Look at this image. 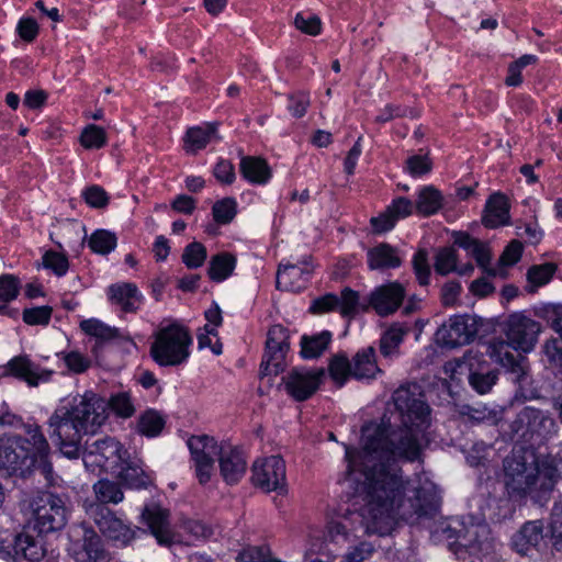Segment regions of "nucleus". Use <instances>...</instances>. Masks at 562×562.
Segmentation results:
<instances>
[{
  "label": "nucleus",
  "mask_w": 562,
  "mask_h": 562,
  "mask_svg": "<svg viewBox=\"0 0 562 562\" xmlns=\"http://www.w3.org/2000/svg\"><path fill=\"white\" fill-rule=\"evenodd\" d=\"M396 415H383L361 428V448L351 449L355 459L371 479L373 502L385 493L398 492L403 479L400 462L420 461L423 446L419 434L429 425L430 408L416 383L401 385L392 395Z\"/></svg>",
  "instance_id": "obj_1"
},
{
  "label": "nucleus",
  "mask_w": 562,
  "mask_h": 562,
  "mask_svg": "<svg viewBox=\"0 0 562 562\" xmlns=\"http://www.w3.org/2000/svg\"><path fill=\"white\" fill-rule=\"evenodd\" d=\"M347 475L360 484L366 504L360 513H351L341 520L328 524V538L330 541L348 542L350 537L361 528L363 533H386L398 520L408 524L419 522L425 518H434L440 508V496L437 486L427 477L418 476L407 480L398 487V492L385 493L381 502H373L371 495V479L362 465L352 462L355 459L350 447H346Z\"/></svg>",
  "instance_id": "obj_2"
},
{
  "label": "nucleus",
  "mask_w": 562,
  "mask_h": 562,
  "mask_svg": "<svg viewBox=\"0 0 562 562\" xmlns=\"http://www.w3.org/2000/svg\"><path fill=\"white\" fill-rule=\"evenodd\" d=\"M106 418L105 401L93 392H86L54 411L47 422V432L64 456L75 459L79 457L82 437L94 434Z\"/></svg>",
  "instance_id": "obj_3"
},
{
  "label": "nucleus",
  "mask_w": 562,
  "mask_h": 562,
  "mask_svg": "<svg viewBox=\"0 0 562 562\" xmlns=\"http://www.w3.org/2000/svg\"><path fill=\"white\" fill-rule=\"evenodd\" d=\"M32 517L14 537L15 558L30 562L41 561L46 553L42 535L65 528L71 514L69 498L50 491H38L29 499Z\"/></svg>",
  "instance_id": "obj_4"
},
{
  "label": "nucleus",
  "mask_w": 562,
  "mask_h": 562,
  "mask_svg": "<svg viewBox=\"0 0 562 562\" xmlns=\"http://www.w3.org/2000/svg\"><path fill=\"white\" fill-rule=\"evenodd\" d=\"M26 434L27 438L0 439V474L25 476L32 470H40L45 476L52 473L49 445L40 427L29 426Z\"/></svg>",
  "instance_id": "obj_5"
},
{
  "label": "nucleus",
  "mask_w": 562,
  "mask_h": 562,
  "mask_svg": "<svg viewBox=\"0 0 562 562\" xmlns=\"http://www.w3.org/2000/svg\"><path fill=\"white\" fill-rule=\"evenodd\" d=\"M540 333V324L522 313H515L506 321L507 341H499L492 347L491 357L499 363L509 375V379L522 386L527 380V359L515 350L529 352L533 349L537 336Z\"/></svg>",
  "instance_id": "obj_6"
},
{
  "label": "nucleus",
  "mask_w": 562,
  "mask_h": 562,
  "mask_svg": "<svg viewBox=\"0 0 562 562\" xmlns=\"http://www.w3.org/2000/svg\"><path fill=\"white\" fill-rule=\"evenodd\" d=\"M188 447L195 465V473L201 484L211 480L214 458L217 457L221 475L227 484H236L246 473L247 462L241 451L232 446H218L213 437L192 436Z\"/></svg>",
  "instance_id": "obj_7"
},
{
  "label": "nucleus",
  "mask_w": 562,
  "mask_h": 562,
  "mask_svg": "<svg viewBox=\"0 0 562 562\" xmlns=\"http://www.w3.org/2000/svg\"><path fill=\"white\" fill-rule=\"evenodd\" d=\"M504 482L512 497L529 495L540 503L537 454L531 447H515L503 461Z\"/></svg>",
  "instance_id": "obj_8"
},
{
  "label": "nucleus",
  "mask_w": 562,
  "mask_h": 562,
  "mask_svg": "<svg viewBox=\"0 0 562 562\" xmlns=\"http://www.w3.org/2000/svg\"><path fill=\"white\" fill-rule=\"evenodd\" d=\"M192 337L189 329L178 323L160 328L150 346V356L160 367H177L189 356Z\"/></svg>",
  "instance_id": "obj_9"
},
{
  "label": "nucleus",
  "mask_w": 562,
  "mask_h": 562,
  "mask_svg": "<svg viewBox=\"0 0 562 562\" xmlns=\"http://www.w3.org/2000/svg\"><path fill=\"white\" fill-rule=\"evenodd\" d=\"M513 429L533 449L557 432V423L548 411L526 406L517 414Z\"/></svg>",
  "instance_id": "obj_10"
},
{
  "label": "nucleus",
  "mask_w": 562,
  "mask_h": 562,
  "mask_svg": "<svg viewBox=\"0 0 562 562\" xmlns=\"http://www.w3.org/2000/svg\"><path fill=\"white\" fill-rule=\"evenodd\" d=\"M87 514L104 537L121 546L126 547L139 535L146 533L144 528L132 527L103 504H91L87 507Z\"/></svg>",
  "instance_id": "obj_11"
},
{
  "label": "nucleus",
  "mask_w": 562,
  "mask_h": 562,
  "mask_svg": "<svg viewBox=\"0 0 562 562\" xmlns=\"http://www.w3.org/2000/svg\"><path fill=\"white\" fill-rule=\"evenodd\" d=\"M128 453L126 449L115 438L105 437L87 442L82 460L85 467L91 471H103L112 473Z\"/></svg>",
  "instance_id": "obj_12"
},
{
  "label": "nucleus",
  "mask_w": 562,
  "mask_h": 562,
  "mask_svg": "<svg viewBox=\"0 0 562 562\" xmlns=\"http://www.w3.org/2000/svg\"><path fill=\"white\" fill-rule=\"evenodd\" d=\"M288 329L280 325H273L270 327L267 341L266 351L260 364L261 375H278L285 369V357L290 349Z\"/></svg>",
  "instance_id": "obj_13"
},
{
  "label": "nucleus",
  "mask_w": 562,
  "mask_h": 562,
  "mask_svg": "<svg viewBox=\"0 0 562 562\" xmlns=\"http://www.w3.org/2000/svg\"><path fill=\"white\" fill-rule=\"evenodd\" d=\"M477 334V324L470 315H454L443 323L436 331L438 345L456 348L470 344Z\"/></svg>",
  "instance_id": "obj_14"
},
{
  "label": "nucleus",
  "mask_w": 562,
  "mask_h": 562,
  "mask_svg": "<svg viewBox=\"0 0 562 562\" xmlns=\"http://www.w3.org/2000/svg\"><path fill=\"white\" fill-rule=\"evenodd\" d=\"M454 372H468L471 387L479 394L488 393L496 384L498 375L496 370L485 371L480 364V353L474 350L467 351L462 358L457 359Z\"/></svg>",
  "instance_id": "obj_15"
},
{
  "label": "nucleus",
  "mask_w": 562,
  "mask_h": 562,
  "mask_svg": "<svg viewBox=\"0 0 562 562\" xmlns=\"http://www.w3.org/2000/svg\"><path fill=\"white\" fill-rule=\"evenodd\" d=\"M324 374V369L294 368L282 378V383L291 397L303 402L317 391Z\"/></svg>",
  "instance_id": "obj_16"
},
{
  "label": "nucleus",
  "mask_w": 562,
  "mask_h": 562,
  "mask_svg": "<svg viewBox=\"0 0 562 562\" xmlns=\"http://www.w3.org/2000/svg\"><path fill=\"white\" fill-rule=\"evenodd\" d=\"M459 536V548L472 554H487L493 549V540L488 525L473 516L463 517V527Z\"/></svg>",
  "instance_id": "obj_17"
},
{
  "label": "nucleus",
  "mask_w": 562,
  "mask_h": 562,
  "mask_svg": "<svg viewBox=\"0 0 562 562\" xmlns=\"http://www.w3.org/2000/svg\"><path fill=\"white\" fill-rule=\"evenodd\" d=\"M252 482L266 492L281 490L285 483V462L280 456L258 460L252 465Z\"/></svg>",
  "instance_id": "obj_18"
},
{
  "label": "nucleus",
  "mask_w": 562,
  "mask_h": 562,
  "mask_svg": "<svg viewBox=\"0 0 562 562\" xmlns=\"http://www.w3.org/2000/svg\"><path fill=\"white\" fill-rule=\"evenodd\" d=\"M139 522L145 525L161 546H170L173 542V532L170 525V513L159 504L151 502L146 504L139 516Z\"/></svg>",
  "instance_id": "obj_19"
},
{
  "label": "nucleus",
  "mask_w": 562,
  "mask_h": 562,
  "mask_svg": "<svg viewBox=\"0 0 562 562\" xmlns=\"http://www.w3.org/2000/svg\"><path fill=\"white\" fill-rule=\"evenodd\" d=\"M406 296L404 285L397 281L376 286L369 295V306L381 317L394 314Z\"/></svg>",
  "instance_id": "obj_20"
},
{
  "label": "nucleus",
  "mask_w": 562,
  "mask_h": 562,
  "mask_svg": "<svg viewBox=\"0 0 562 562\" xmlns=\"http://www.w3.org/2000/svg\"><path fill=\"white\" fill-rule=\"evenodd\" d=\"M546 526L542 519L528 520L513 535L510 543L513 549L527 555L530 551H539L546 547Z\"/></svg>",
  "instance_id": "obj_21"
},
{
  "label": "nucleus",
  "mask_w": 562,
  "mask_h": 562,
  "mask_svg": "<svg viewBox=\"0 0 562 562\" xmlns=\"http://www.w3.org/2000/svg\"><path fill=\"white\" fill-rule=\"evenodd\" d=\"M68 553L76 562L109 561L100 536L92 529H85L82 538L69 544Z\"/></svg>",
  "instance_id": "obj_22"
},
{
  "label": "nucleus",
  "mask_w": 562,
  "mask_h": 562,
  "mask_svg": "<svg viewBox=\"0 0 562 562\" xmlns=\"http://www.w3.org/2000/svg\"><path fill=\"white\" fill-rule=\"evenodd\" d=\"M538 488L540 503L546 501L562 477V453L537 456Z\"/></svg>",
  "instance_id": "obj_23"
},
{
  "label": "nucleus",
  "mask_w": 562,
  "mask_h": 562,
  "mask_svg": "<svg viewBox=\"0 0 562 562\" xmlns=\"http://www.w3.org/2000/svg\"><path fill=\"white\" fill-rule=\"evenodd\" d=\"M312 272L310 258H304L299 263H281L277 271V288L283 291L299 292L306 286Z\"/></svg>",
  "instance_id": "obj_24"
},
{
  "label": "nucleus",
  "mask_w": 562,
  "mask_h": 562,
  "mask_svg": "<svg viewBox=\"0 0 562 562\" xmlns=\"http://www.w3.org/2000/svg\"><path fill=\"white\" fill-rule=\"evenodd\" d=\"M111 474L130 488L142 490L153 484L150 474L143 468V461L135 456L132 457L130 452Z\"/></svg>",
  "instance_id": "obj_25"
},
{
  "label": "nucleus",
  "mask_w": 562,
  "mask_h": 562,
  "mask_svg": "<svg viewBox=\"0 0 562 562\" xmlns=\"http://www.w3.org/2000/svg\"><path fill=\"white\" fill-rule=\"evenodd\" d=\"M7 372L26 382L32 387L48 382L54 374L53 370L40 367L26 356L12 358L7 364Z\"/></svg>",
  "instance_id": "obj_26"
},
{
  "label": "nucleus",
  "mask_w": 562,
  "mask_h": 562,
  "mask_svg": "<svg viewBox=\"0 0 562 562\" xmlns=\"http://www.w3.org/2000/svg\"><path fill=\"white\" fill-rule=\"evenodd\" d=\"M413 212V202L406 198L400 196L389 205L384 212L370 220L373 232L382 234L391 231L400 218L411 215Z\"/></svg>",
  "instance_id": "obj_27"
},
{
  "label": "nucleus",
  "mask_w": 562,
  "mask_h": 562,
  "mask_svg": "<svg viewBox=\"0 0 562 562\" xmlns=\"http://www.w3.org/2000/svg\"><path fill=\"white\" fill-rule=\"evenodd\" d=\"M108 296L112 304L120 306L125 313L136 312L143 299L136 284L131 282L111 284L108 288Z\"/></svg>",
  "instance_id": "obj_28"
},
{
  "label": "nucleus",
  "mask_w": 562,
  "mask_h": 562,
  "mask_svg": "<svg viewBox=\"0 0 562 562\" xmlns=\"http://www.w3.org/2000/svg\"><path fill=\"white\" fill-rule=\"evenodd\" d=\"M509 221V205L504 194L493 193L486 202L483 224L487 228L506 225Z\"/></svg>",
  "instance_id": "obj_29"
},
{
  "label": "nucleus",
  "mask_w": 562,
  "mask_h": 562,
  "mask_svg": "<svg viewBox=\"0 0 562 562\" xmlns=\"http://www.w3.org/2000/svg\"><path fill=\"white\" fill-rule=\"evenodd\" d=\"M367 262L371 270L395 269L402 265L397 249L386 243H381L367 252Z\"/></svg>",
  "instance_id": "obj_30"
},
{
  "label": "nucleus",
  "mask_w": 562,
  "mask_h": 562,
  "mask_svg": "<svg viewBox=\"0 0 562 562\" xmlns=\"http://www.w3.org/2000/svg\"><path fill=\"white\" fill-rule=\"evenodd\" d=\"M381 369L376 364L375 349L372 346L359 350L352 358V376L361 379H373Z\"/></svg>",
  "instance_id": "obj_31"
},
{
  "label": "nucleus",
  "mask_w": 562,
  "mask_h": 562,
  "mask_svg": "<svg viewBox=\"0 0 562 562\" xmlns=\"http://www.w3.org/2000/svg\"><path fill=\"white\" fill-rule=\"evenodd\" d=\"M240 172L246 180L255 184H265L271 178L270 167L265 159L259 157H243Z\"/></svg>",
  "instance_id": "obj_32"
},
{
  "label": "nucleus",
  "mask_w": 562,
  "mask_h": 562,
  "mask_svg": "<svg viewBox=\"0 0 562 562\" xmlns=\"http://www.w3.org/2000/svg\"><path fill=\"white\" fill-rule=\"evenodd\" d=\"M408 327L400 323L392 324L380 338V352L384 358H393L400 355V346L408 334Z\"/></svg>",
  "instance_id": "obj_33"
},
{
  "label": "nucleus",
  "mask_w": 562,
  "mask_h": 562,
  "mask_svg": "<svg viewBox=\"0 0 562 562\" xmlns=\"http://www.w3.org/2000/svg\"><path fill=\"white\" fill-rule=\"evenodd\" d=\"M216 133V124L190 127L183 138V148L188 154H195L206 147Z\"/></svg>",
  "instance_id": "obj_34"
},
{
  "label": "nucleus",
  "mask_w": 562,
  "mask_h": 562,
  "mask_svg": "<svg viewBox=\"0 0 562 562\" xmlns=\"http://www.w3.org/2000/svg\"><path fill=\"white\" fill-rule=\"evenodd\" d=\"M236 267V257L229 252H220L212 256L207 269L209 278L215 282L226 280Z\"/></svg>",
  "instance_id": "obj_35"
},
{
  "label": "nucleus",
  "mask_w": 562,
  "mask_h": 562,
  "mask_svg": "<svg viewBox=\"0 0 562 562\" xmlns=\"http://www.w3.org/2000/svg\"><path fill=\"white\" fill-rule=\"evenodd\" d=\"M331 333L324 330L319 334L301 338V355L305 359H314L319 357L329 346L331 341Z\"/></svg>",
  "instance_id": "obj_36"
},
{
  "label": "nucleus",
  "mask_w": 562,
  "mask_h": 562,
  "mask_svg": "<svg viewBox=\"0 0 562 562\" xmlns=\"http://www.w3.org/2000/svg\"><path fill=\"white\" fill-rule=\"evenodd\" d=\"M97 504H119L124 499V493L121 488L120 483L103 479L95 482L92 486Z\"/></svg>",
  "instance_id": "obj_37"
},
{
  "label": "nucleus",
  "mask_w": 562,
  "mask_h": 562,
  "mask_svg": "<svg viewBox=\"0 0 562 562\" xmlns=\"http://www.w3.org/2000/svg\"><path fill=\"white\" fill-rule=\"evenodd\" d=\"M442 195L435 187H424L416 201V210L424 216H430L437 213L442 206Z\"/></svg>",
  "instance_id": "obj_38"
},
{
  "label": "nucleus",
  "mask_w": 562,
  "mask_h": 562,
  "mask_svg": "<svg viewBox=\"0 0 562 562\" xmlns=\"http://www.w3.org/2000/svg\"><path fill=\"white\" fill-rule=\"evenodd\" d=\"M80 328L87 335L94 337L100 342H106L123 337L117 328L110 327L106 324L94 318L82 321L80 323Z\"/></svg>",
  "instance_id": "obj_39"
},
{
  "label": "nucleus",
  "mask_w": 562,
  "mask_h": 562,
  "mask_svg": "<svg viewBox=\"0 0 562 562\" xmlns=\"http://www.w3.org/2000/svg\"><path fill=\"white\" fill-rule=\"evenodd\" d=\"M165 419L157 411L144 412L137 420V431L146 437L158 436L165 427Z\"/></svg>",
  "instance_id": "obj_40"
},
{
  "label": "nucleus",
  "mask_w": 562,
  "mask_h": 562,
  "mask_svg": "<svg viewBox=\"0 0 562 562\" xmlns=\"http://www.w3.org/2000/svg\"><path fill=\"white\" fill-rule=\"evenodd\" d=\"M106 409L111 408L119 417L130 418L135 413V406L130 393L119 392L112 394L105 402Z\"/></svg>",
  "instance_id": "obj_41"
},
{
  "label": "nucleus",
  "mask_w": 562,
  "mask_h": 562,
  "mask_svg": "<svg viewBox=\"0 0 562 562\" xmlns=\"http://www.w3.org/2000/svg\"><path fill=\"white\" fill-rule=\"evenodd\" d=\"M458 254L452 247H443L438 249L435 256V271L438 274L447 276L457 270Z\"/></svg>",
  "instance_id": "obj_42"
},
{
  "label": "nucleus",
  "mask_w": 562,
  "mask_h": 562,
  "mask_svg": "<svg viewBox=\"0 0 562 562\" xmlns=\"http://www.w3.org/2000/svg\"><path fill=\"white\" fill-rule=\"evenodd\" d=\"M89 247L97 254H110L116 247V236L105 229L95 231L90 236Z\"/></svg>",
  "instance_id": "obj_43"
},
{
  "label": "nucleus",
  "mask_w": 562,
  "mask_h": 562,
  "mask_svg": "<svg viewBox=\"0 0 562 562\" xmlns=\"http://www.w3.org/2000/svg\"><path fill=\"white\" fill-rule=\"evenodd\" d=\"M557 270V266L551 262H547L540 266H532L527 272V279L532 284L529 288V292H535V288L544 285L553 277Z\"/></svg>",
  "instance_id": "obj_44"
},
{
  "label": "nucleus",
  "mask_w": 562,
  "mask_h": 562,
  "mask_svg": "<svg viewBox=\"0 0 562 562\" xmlns=\"http://www.w3.org/2000/svg\"><path fill=\"white\" fill-rule=\"evenodd\" d=\"M237 213V203L233 198H224L214 203L212 214L214 221L218 224L231 223Z\"/></svg>",
  "instance_id": "obj_45"
},
{
  "label": "nucleus",
  "mask_w": 562,
  "mask_h": 562,
  "mask_svg": "<svg viewBox=\"0 0 562 562\" xmlns=\"http://www.w3.org/2000/svg\"><path fill=\"white\" fill-rule=\"evenodd\" d=\"M80 143L87 149H99L106 144V133L103 127L90 124L82 131Z\"/></svg>",
  "instance_id": "obj_46"
},
{
  "label": "nucleus",
  "mask_w": 562,
  "mask_h": 562,
  "mask_svg": "<svg viewBox=\"0 0 562 562\" xmlns=\"http://www.w3.org/2000/svg\"><path fill=\"white\" fill-rule=\"evenodd\" d=\"M206 255V248L201 243L193 241L184 247L181 259L187 268L196 269L204 263Z\"/></svg>",
  "instance_id": "obj_47"
},
{
  "label": "nucleus",
  "mask_w": 562,
  "mask_h": 562,
  "mask_svg": "<svg viewBox=\"0 0 562 562\" xmlns=\"http://www.w3.org/2000/svg\"><path fill=\"white\" fill-rule=\"evenodd\" d=\"M550 539L552 548L562 553V502L555 504L551 510Z\"/></svg>",
  "instance_id": "obj_48"
},
{
  "label": "nucleus",
  "mask_w": 562,
  "mask_h": 562,
  "mask_svg": "<svg viewBox=\"0 0 562 562\" xmlns=\"http://www.w3.org/2000/svg\"><path fill=\"white\" fill-rule=\"evenodd\" d=\"M294 26L304 34L316 36L322 31V21L316 14L299 12L294 18Z\"/></svg>",
  "instance_id": "obj_49"
},
{
  "label": "nucleus",
  "mask_w": 562,
  "mask_h": 562,
  "mask_svg": "<svg viewBox=\"0 0 562 562\" xmlns=\"http://www.w3.org/2000/svg\"><path fill=\"white\" fill-rule=\"evenodd\" d=\"M329 374L339 385H342L348 375H352V361L347 357L337 355L329 363Z\"/></svg>",
  "instance_id": "obj_50"
},
{
  "label": "nucleus",
  "mask_w": 562,
  "mask_h": 562,
  "mask_svg": "<svg viewBox=\"0 0 562 562\" xmlns=\"http://www.w3.org/2000/svg\"><path fill=\"white\" fill-rule=\"evenodd\" d=\"M413 270L418 283L422 286L429 284L430 265L428 262V252L426 249H419L413 258Z\"/></svg>",
  "instance_id": "obj_51"
},
{
  "label": "nucleus",
  "mask_w": 562,
  "mask_h": 562,
  "mask_svg": "<svg viewBox=\"0 0 562 562\" xmlns=\"http://www.w3.org/2000/svg\"><path fill=\"white\" fill-rule=\"evenodd\" d=\"M43 267L52 270L56 276L61 277L69 268L68 258L57 251L47 250L43 255Z\"/></svg>",
  "instance_id": "obj_52"
},
{
  "label": "nucleus",
  "mask_w": 562,
  "mask_h": 562,
  "mask_svg": "<svg viewBox=\"0 0 562 562\" xmlns=\"http://www.w3.org/2000/svg\"><path fill=\"white\" fill-rule=\"evenodd\" d=\"M20 280L12 274L0 276V302L7 304L13 301L20 291Z\"/></svg>",
  "instance_id": "obj_53"
},
{
  "label": "nucleus",
  "mask_w": 562,
  "mask_h": 562,
  "mask_svg": "<svg viewBox=\"0 0 562 562\" xmlns=\"http://www.w3.org/2000/svg\"><path fill=\"white\" fill-rule=\"evenodd\" d=\"M463 527V518L462 519H453L449 522H443L439 528L434 531L435 536H441L448 541H451L449 546L458 547L459 546V536L462 532L460 528Z\"/></svg>",
  "instance_id": "obj_54"
},
{
  "label": "nucleus",
  "mask_w": 562,
  "mask_h": 562,
  "mask_svg": "<svg viewBox=\"0 0 562 562\" xmlns=\"http://www.w3.org/2000/svg\"><path fill=\"white\" fill-rule=\"evenodd\" d=\"M53 308L50 306H37L23 311V321L27 325H47L50 321Z\"/></svg>",
  "instance_id": "obj_55"
},
{
  "label": "nucleus",
  "mask_w": 562,
  "mask_h": 562,
  "mask_svg": "<svg viewBox=\"0 0 562 562\" xmlns=\"http://www.w3.org/2000/svg\"><path fill=\"white\" fill-rule=\"evenodd\" d=\"M82 196L88 205L94 209H103L109 204L106 191L97 184H92L82 192Z\"/></svg>",
  "instance_id": "obj_56"
},
{
  "label": "nucleus",
  "mask_w": 562,
  "mask_h": 562,
  "mask_svg": "<svg viewBox=\"0 0 562 562\" xmlns=\"http://www.w3.org/2000/svg\"><path fill=\"white\" fill-rule=\"evenodd\" d=\"M339 312L344 317L353 316L357 312L359 305V294L358 292L351 290L350 288H345L341 291V296L339 297Z\"/></svg>",
  "instance_id": "obj_57"
},
{
  "label": "nucleus",
  "mask_w": 562,
  "mask_h": 562,
  "mask_svg": "<svg viewBox=\"0 0 562 562\" xmlns=\"http://www.w3.org/2000/svg\"><path fill=\"white\" fill-rule=\"evenodd\" d=\"M63 359L67 368L76 374L83 373L91 366L90 359L78 351L63 353Z\"/></svg>",
  "instance_id": "obj_58"
},
{
  "label": "nucleus",
  "mask_w": 562,
  "mask_h": 562,
  "mask_svg": "<svg viewBox=\"0 0 562 562\" xmlns=\"http://www.w3.org/2000/svg\"><path fill=\"white\" fill-rule=\"evenodd\" d=\"M340 301L336 294L327 293L323 296L315 299L311 306L310 312L313 314H323L327 312H331L338 308Z\"/></svg>",
  "instance_id": "obj_59"
},
{
  "label": "nucleus",
  "mask_w": 562,
  "mask_h": 562,
  "mask_svg": "<svg viewBox=\"0 0 562 562\" xmlns=\"http://www.w3.org/2000/svg\"><path fill=\"white\" fill-rule=\"evenodd\" d=\"M407 115L415 116L417 113L407 106L387 104L381 113L375 117L376 123H386L395 117H404Z\"/></svg>",
  "instance_id": "obj_60"
},
{
  "label": "nucleus",
  "mask_w": 562,
  "mask_h": 562,
  "mask_svg": "<svg viewBox=\"0 0 562 562\" xmlns=\"http://www.w3.org/2000/svg\"><path fill=\"white\" fill-rule=\"evenodd\" d=\"M406 169L413 177H419L431 170V161L427 156L413 155L406 160Z\"/></svg>",
  "instance_id": "obj_61"
},
{
  "label": "nucleus",
  "mask_w": 562,
  "mask_h": 562,
  "mask_svg": "<svg viewBox=\"0 0 562 562\" xmlns=\"http://www.w3.org/2000/svg\"><path fill=\"white\" fill-rule=\"evenodd\" d=\"M310 105L308 94L305 92H296L289 97L288 109L295 117H302L305 115Z\"/></svg>",
  "instance_id": "obj_62"
},
{
  "label": "nucleus",
  "mask_w": 562,
  "mask_h": 562,
  "mask_svg": "<svg viewBox=\"0 0 562 562\" xmlns=\"http://www.w3.org/2000/svg\"><path fill=\"white\" fill-rule=\"evenodd\" d=\"M19 36L25 42H33L38 34V24L33 18H22L16 26Z\"/></svg>",
  "instance_id": "obj_63"
},
{
  "label": "nucleus",
  "mask_w": 562,
  "mask_h": 562,
  "mask_svg": "<svg viewBox=\"0 0 562 562\" xmlns=\"http://www.w3.org/2000/svg\"><path fill=\"white\" fill-rule=\"evenodd\" d=\"M544 353L551 364L555 366L562 373V342L552 339L546 342Z\"/></svg>",
  "instance_id": "obj_64"
}]
</instances>
